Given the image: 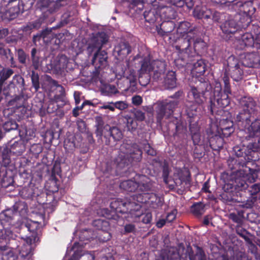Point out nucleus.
Wrapping results in <instances>:
<instances>
[{"label":"nucleus","mask_w":260,"mask_h":260,"mask_svg":"<svg viewBox=\"0 0 260 260\" xmlns=\"http://www.w3.org/2000/svg\"><path fill=\"white\" fill-rule=\"evenodd\" d=\"M141 68L140 69V74H145L147 72L150 73L152 70V62L145 57L140 61Z\"/></svg>","instance_id":"nucleus-53"},{"label":"nucleus","mask_w":260,"mask_h":260,"mask_svg":"<svg viewBox=\"0 0 260 260\" xmlns=\"http://www.w3.org/2000/svg\"><path fill=\"white\" fill-rule=\"evenodd\" d=\"M71 15L69 13H64L61 17L60 22L56 25L55 28H59L68 24L71 20Z\"/></svg>","instance_id":"nucleus-63"},{"label":"nucleus","mask_w":260,"mask_h":260,"mask_svg":"<svg viewBox=\"0 0 260 260\" xmlns=\"http://www.w3.org/2000/svg\"><path fill=\"white\" fill-rule=\"evenodd\" d=\"M13 218V211L11 209H7L0 214V221L1 224L5 226L6 223L10 222Z\"/></svg>","instance_id":"nucleus-50"},{"label":"nucleus","mask_w":260,"mask_h":260,"mask_svg":"<svg viewBox=\"0 0 260 260\" xmlns=\"http://www.w3.org/2000/svg\"><path fill=\"white\" fill-rule=\"evenodd\" d=\"M249 131L252 136L260 134V115L251 123Z\"/></svg>","instance_id":"nucleus-54"},{"label":"nucleus","mask_w":260,"mask_h":260,"mask_svg":"<svg viewBox=\"0 0 260 260\" xmlns=\"http://www.w3.org/2000/svg\"><path fill=\"white\" fill-rule=\"evenodd\" d=\"M252 114V113L242 109V110L237 115L236 120L237 122H245V127H246L249 125L251 122L250 118Z\"/></svg>","instance_id":"nucleus-43"},{"label":"nucleus","mask_w":260,"mask_h":260,"mask_svg":"<svg viewBox=\"0 0 260 260\" xmlns=\"http://www.w3.org/2000/svg\"><path fill=\"white\" fill-rule=\"evenodd\" d=\"M30 152L32 154V156L37 158L39 155L42 152L43 147L40 144H33L30 148Z\"/></svg>","instance_id":"nucleus-64"},{"label":"nucleus","mask_w":260,"mask_h":260,"mask_svg":"<svg viewBox=\"0 0 260 260\" xmlns=\"http://www.w3.org/2000/svg\"><path fill=\"white\" fill-rule=\"evenodd\" d=\"M239 172L240 174H233L231 182L227 183L228 188L230 187L231 189L235 190L242 191L248 188V185L243 174L241 173L242 172Z\"/></svg>","instance_id":"nucleus-16"},{"label":"nucleus","mask_w":260,"mask_h":260,"mask_svg":"<svg viewBox=\"0 0 260 260\" xmlns=\"http://www.w3.org/2000/svg\"><path fill=\"white\" fill-rule=\"evenodd\" d=\"M24 80L20 75H15L8 85L10 89L13 88L15 92L16 89L17 91H22L24 89Z\"/></svg>","instance_id":"nucleus-33"},{"label":"nucleus","mask_w":260,"mask_h":260,"mask_svg":"<svg viewBox=\"0 0 260 260\" xmlns=\"http://www.w3.org/2000/svg\"><path fill=\"white\" fill-rule=\"evenodd\" d=\"M190 136L194 146L198 145L200 148L203 147L204 148V145L203 144V142H204V140L205 138V134L204 135L202 139H201L200 133L192 134Z\"/></svg>","instance_id":"nucleus-60"},{"label":"nucleus","mask_w":260,"mask_h":260,"mask_svg":"<svg viewBox=\"0 0 260 260\" xmlns=\"http://www.w3.org/2000/svg\"><path fill=\"white\" fill-rule=\"evenodd\" d=\"M233 6L240 13L245 14L247 17L252 15L255 11L251 1L244 2L239 1L235 3H233Z\"/></svg>","instance_id":"nucleus-18"},{"label":"nucleus","mask_w":260,"mask_h":260,"mask_svg":"<svg viewBox=\"0 0 260 260\" xmlns=\"http://www.w3.org/2000/svg\"><path fill=\"white\" fill-rule=\"evenodd\" d=\"M110 208L115 213H128L131 216L141 215V207L138 204L128 201L127 199H116L110 203Z\"/></svg>","instance_id":"nucleus-5"},{"label":"nucleus","mask_w":260,"mask_h":260,"mask_svg":"<svg viewBox=\"0 0 260 260\" xmlns=\"http://www.w3.org/2000/svg\"><path fill=\"white\" fill-rule=\"evenodd\" d=\"M123 148L125 149V152L131 165L141 161L143 152L139 145L136 144H124L121 146V150H123Z\"/></svg>","instance_id":"nucleus-13"},{"label":"nucleus","mask_w":260,"mask_h":260,"mask_svg":"<svg viewBox=\"0 0 260 260\" xmlns=\"http://www.w3.org/2000/svg\"><path fill=\"white\" fill-rule=\"evenodd\" d=\"M107 125L104 126V122L102 117L97 116L95 118V134L97 136L102 137L104 132L106 131L105 127Z\"/></svg>","instance_id":"nucleus-49"},{"label":"nucleus","mask_w":260,"mask_h":260,"mask_svg":"<svg viewBox=\"0 0 260 260\" xmlns=\"http://www.w3.org/2000/svg\"><path fill=\"white\" fill-rule=\"evenodd\" d=\"M166 2L164 0H161L157 6L160 21L175 19L178 15L175 9L171 6V3L168 2V5H165L164 2Z\"/></svg>","instance_id":"nucleus-12"},{"label":"nucleus","mask_w":260,"mask_h":260,"mask_svg":"<svg viewBox=\"0 0 260 260\" xmlns=\"http://www.w3.org/2000/svg\"><path fill=\"white\" fill-rule=\"evenodd\" d=\"M114 164L118 168L122 169L125 166L131 165L127 155L125 151H121L119 155L115 158Z\"/></svg>","instance_id":"nucleus-35"},{"label":"nucleus","mask_w":260,"mask_h":260,"mask_svg":"<svg viewBox=\"0 0 260 260\" xmlns=\"http://www.w3.org/2000/svg\"><path fill=\"white\" fill-rule=\"evenodd\" d=\"M69 0H40L42 3V6L50 8L52 12L57 11L61 7L67 4Z\"/></svg>","instance_id":"nucleus-28"},{"label":"nucleus","mask_w":260,"mask_h":260,"mask_svg":"<svg viewBox=\"0 0 260 260\" xmlns=\"http://www.w3.org/2000/svg\"><path fill=\"white\" fill-rule=\"evenodd\" d=\"M176 49L178 51V57L174 60V63L179 69L185 68L187 64L192 63L196 60L195 58L198 57L194 52H192L190 47Z\"/></svg>","instance_id":"nucleus-10"},{"label":"nucleus","mask_w":260,"mask_h":260,"mask_svg":"<svg viewBox=\"0 0 260 260\" xmlns=\"http://www.w3.org/2000/svg\"><path fill=\"white\" fill-rule=\"evenodd\" d=\"M197 56L198 57H196V60L191 63L193 65L192 73L193 75L192 77L203 78L202 76L204 75L206 70V64L204 60L200 58V56Z\"/></svg>","instance_id":"nucleus-24"},{"label":"nucleus","mask_w":260,"mask_h":260,"mask_svg":"<svg viewBox=\"0 0 260 260\" xmlns=\"http://www.w3.org/2000/svg\"><path fill=\"white\" fill-rule=\"evenodd\" d=\"M193 15L199 19H209L211 18L212 11L206 6H197L193 11Z\"/></svg>","instance_id":"nucleus-27"},{"label":"nucleus","mask_w":260,"mask_h":260,"mask_svg":"<svg viewBox=\"0 0 260 260\" xmlns=\"http://www.w3.org/2000/svg\"><path fill=\"white\" fill-rule=\"evenodd\" d=\"M228 70L231 77L238 82L243 78V64L234 55L229 56L227 59Z\"/></svg>","instance_id":"nucleus-9"},{"label":"nucleus","mask_w":260,"mask_h":260,"mask_svg":"<svg viewBox=\"0 0 260 260\" xmlns=\"http://www.w3.org/2000/svg\"><path fill=\"white\" fill-rule=\"evenodd\" d=\"M241 49L245 47H253L254 45V39L251 32H246L242 35L240 40Z\"/></svg>","instance_id":"nucleus-36"},{"label":"nucleus","mask_w":260,"mask_h":260,"mask_svg":"<svg viewBox=\"0 0 260 260\" xmlns=\"http://www.w3.org/2000/svg\"><path fill=\"white\" fill-rule=\"evenodd\" d=\"M26 242V244H23L21 246L20 244H18L17 242L15 246V249H18L22 257L29 258L31 255V245L34 242L31 237H27Z\"/></svg>","instance_id":"nucleus-26"},{"label":"nucleus","mask_w":260,"mask_h":260,"mask_svg":"<svg viewBox=\"0 0 260 260\" xmlns=\"http://www.w3.org/2000/svg\"><path fill=\"white\" fill-rule=\"evenodd\" d=\"M176 75L172 71L168 72L164 79V84L167 89H173L176 86Z\"/></svg>","instance_id":"nucleus-40"},{"label":"nucleus","mask_w":260,"mask_h":260,"mask_svg":"<svg viewBox=\"0 0 260 260\" xmlns=\"http://www.w3.org/2000/svg\"><path fill=\"white\" fill-rule=\"evenodd\" d=\"M176 25L172 20H162L161 23L156 25L157 34L161 37L168 36L174 30Z\"/></svg>","instance_id":"nucleus-20"},{"label":"nucleus","mask_w":260,"mask_h":260,"mask_svg":"<svg viewBox=\"0 0 260 260\" xmlns=\"http://www.w3.org/2000/svg\"><path fill=\"white\" fill-rule=\"evenodd\" d=\"M229 168L232 171L234 174L239 173V172H242L247 167L246 160H243L242 158H231L227 161Z\"/></svg>","instance_id":"nucleus-23"},{"label":"nucleus","mask_w":260,"mask_h":260,"mask_svg":"<svg viewBox=\"0 0 260 260\" xmlns=\"http://www.w3.org/2000/svg\"><path fill=\"white\" fill-rule=\"evenodd\" d=\"M239 103L244 110H247L252 113H254L256 107V103L252 97L243 96L240 99Z\"/></svg>","instance_id":"nucleus-29"},{"label":"nucleus","mask_w":260,"mask_h":260,"mask_svg":"<svg viewBox=\"0 0 260 260\" xmlns=\"http://www.w3.org/2000/svg\"><path fill=\"white\" fill-rule=\"evenodd\" d=\"M31 59L32 65L35 70L39 69L41 65L40 52L36 48H33L31 50Z\"/></svg>","instance_id":"nucleus-48"},{"label":"nucleus","mask_w":260,"mask_h":260,"mask_svg":"<svg viewBox=\"0 0 260 260\" xmlns=\"http://www.w3.org/2000/svg\"><path fill=\"white\" fill-rule=\"evenodd\" d=\"M108 41V37L104 31L98 32L89 39L86 48L87 53L90 56L93 53L101 51L103 46Z\"/></svg>","instance_id":"nucleus-8"},{"label":"nucleus","mask_w":260,"mask_h":260,"mask_svg":"<svg viewBox=\"0 0 260 260\" xmlns=\"http://www.w3.org/2000/svg\"><path fill=\"white\" fill-rule=\"evenodd\" d=\"M14 180L12 177L7 175V172L6 170L5 174L1 175L0 179V185L2 187L7 188L12 184Z\"/></svg>","instance_id":"nucleus-58"},{"label":"nucleus","mask_w":260,"mask_h":260,"mask_svg":"<svg viewBox=\"0 0 260 260\" xmlns=\"http://www.w3.org/2000/svg\"><path fill=\"white\" fill-rule=\"evenodd\" d=\"M173 5L179 8L186 6L188 9H191L194 6L193 0H172Z\"/></svg>","instance_id":"nucleus-56"},{"label":"nucleus","mask_w":260,"mask_h":260,"mask_svg":"<svg viewBox=\"0 0 260 260\" xmlns=\"http://www.w3.org/2000/svg\"><path fill=\"white\" fill-rule=\"evenodd\" d=\"M119 186L120 188L125 191L134 192L137 190V184L136 180H127L122 181Z\"/></svg>","instance_id":"nucleus-47"},{"label":"nucleus","mask_w":260,"mask_h":260,"mask_svg":"<svg viewBox=\"0 0 260 260\" xmlns=\"http://www.w3.org/2000/svg\"><path fill=\"white\" fill-rule=\"evenodd\" d=\"M57 87H59V94H55L53 98L51 99V101L53 103H57L58 102H64V98L65 96V89L64 87L61 85H56Z\"/></svg>","instance_id":"nucleus-57"},{"label":"nucleus","mask_w":260,"mask_h":260,"mask_svg":"<svg viewBox=\"0 0 260 260\" xmlns=\"http://www.w3.org/2000/svg\"><path fill=\"white\" fill-rule=\"evenodd\" d=\"M223 137L219 131L218 125L212 124L206 130L205 138L203 144L204 149L209 150L211 148L214 151H219L223 146Z\"/></svg>","instance_id":"nucleus-4"},{"label":"nucleus","mask_w":260,"mask_h":260,"mask_svg":"<svg viewBox=\"0 0 260 260\" xmlns=\"http://www.w3.org/2000/svg\"><path fill=\"white\" fill-rule=\"evenodd\" d=\"M54 12L50 11V8H48L47 11L44 12L37 20L40 22L41 25L44 23H51L55 20V18L52 15Z\"/></svg>","instance_id":"nucleus-44"},{"label":"nucleus","mask_w":260,"mask_h":260,"mask_svg":"<svg viewBox=\"0 0 260 260\" xmlns=\"http://www.w3.org/2000/svg\"><path fill=\"white\" fill-rule=\"evenodd\" d=\"M189 86L190 89L187 93V96L192 105H186V112L187 116L191 118L196 115L197 105H201L207 100L206 93L210 89L209 82L205 78L198 77H191Z\"/></svg>","instance_id":"nucleus-1"},{"label":"nucleus","mask_w":260,"mask_h":260,"mask_svg":"<svg viewBox=\"0 0 260 260\" xmlns=\"http://www.w3.org/2000/svg\"><path fill=\"white\" fill-rule=\"evenodd\" d=\"M228 93L222 92L221 87L216 86L213 92V98H210V104L208 107L212 115H213L218 108H224L230 103V99Z\"/></svg>","instance_id":"nucleus-6"},{"label":"nucleus","mask_w":260,"mask_h":260,"mask_svg":"<svg viewBox=\"0 0 260 260\" xmlns=\"http://www.w3.org/2000/svg\"><path fill=\"white\" fill-rule=\"evenodd\" d=\"M190 211L194 215L200 217L205 212V205L202 202L194 203L191 206Z\"/></svg>","instance_id":"nucleus-52"},{"label":"nucleus","mask_w":260,"mask_h":260,"mask_svg":"<svg viewBox=\"0 0 260 260\" xmlns=\"http://www.w3.org/2000/svg\"><path fill=\"white\" fill-rule=\"evenodd\" d=\"M247 189H248L250 197L245 201H243V204L239 206L243 208H251L257 201L258 197H260V183H254L251 186L248 185Z\"/></svg>","instance_id":"nucleus-14"},{"label":"nucleus","mask_w":260,"mask_h":260,"mask_svg":"<svg viewBox=\"0 0 260 260\" xmlns=\"http://www.w3.org/2000/svg\"><path fill=\"white\" fill-rule=\"evenodd\" d=\"M92 225L96 230L102 232L103 231L110 230L109 222L102 218L96 219L93 221Z\"/></svg>","instance_id":"nucleus-46"},{"label":"nucleus","mask_w":260,"mask_h":260,"mask_svg":"<svg viewBox=\"0 0 260 260\" xmlns=\"http://www.w3.org/2000/svg\"><path fill=\"white\" fill-rule=\"evenodd\" d=\"M7 5L9 12L12 16H15V15H18L19 13H22V11H21V5L19 0H8Z\"/></svg>","instance_id":"nucleus-38"},{"label":"nucleus","mask_w":260,"mask_h":260,"mask_svg":"<svg viewBox=\"0 0 260 260\" xmlns=\"http://www.w3.org/2000/svg\"><path fill=\"white\" fill-rule=\"evenodd\" d=\"M242 64L249 68H258L260 67V55L257 52H246Z\"/></svg>","instance_id":"nucleus-19"},{"label":"nucleus","mask_w":260,"mask_h":260,"mask_svg":"<svg viewBox=\"0 0 260 260\" xmlns=\"http://www.w3.org/2000/svg\"><path fill=\"white\" fill-rule=\"evenodd\" d=\"M241 173L243 174L247 182H255L258 176L256 170L251 169L248 167H246Z\"/></svg>","instance_id":"nucleus-45"},{"label":"nucleus","mask_w":260,"mask_h":260,"mask_svg":"<svg viewBox=\"0 0 260 260\" xmlns=\"http://www.w3.org/2000/svg\"><path fill=\"white\" fill-rule=\"evenodd\" d=\"M177 33L179 37L175 41L178 43L175 46V48L178 49L190 47L191 40L197 36V28L192 27L191 24L187 21H181L178 23Z\"/></svg>","instance_id":"nucleus-2"},{"label":"nucleus","mask_w":260,"mask_h":260,"mask_svg":"<svg viewBox=\"0 0 260 260\" xmlns=\"http://www.w3.org/2000/svg\"><path fill=\"white\" fill-rule=\"evenodd\" d=\"M182 91L176 92L171 98L176 100L174 101H162L158 104L156 108V122L158 125L162 126V120L165 117L168 119L173 114L175 109L179 104L178 98L181 95Z\"/></svg>","instance_id":"nucleus-3"},{"label":"nucleus","mask_w":260,"mask_h":260,"mask_svg":"<svg viewBox=\"0 0 260 260\" xmlns=\"http://www.w3.org/2000/svg\"><path fill=\"white\" fill-rule=\"evenodd\" d=\"M147 192H142L141 193H136L133 194L128 199V201L135 202L136 204H138L141 207L140 204H146L147 201Z\"/></svg>","instance_id":"nucleus-51"},{"label":"nucleus","mask_w":260,"mask_h":260,"mask_svg":"<svg viewBox=\"0 0 260 260\" xmlns=\"http://www.w3.org/2000/svg\"><path fill=\"white\" fill-rule=\"evenodd\" d=\"M143 15L145 21L150 24H154L155 22L158 23L160 22L157 7L156 8H153L148 11H145Z\"/></svg>","instance_id":"nucleus-30"},{"label":"nucleus","mask_w":260,"mask_h":260,"mask_svg":"<svg viewBox=\"0 0 260 260\" xmlns=\"http://www.w3.org/2000/svg\"><path fill=\"white\" fill-rule=\"evenodd\" d=\"M240 25L234 19H230L225 21L220 25V29L226 38H229L232 35L235 34Z\"/></svg>","instance_id":"nucleus-21"},{"label":"nucleus","mask_w":260,"mask_h":260,"mask_svg":"<svg viewBox=\"0 0 260 260\" xmlns=\"http://www.w3.org/2000/svg\"><path fill=\"white\" fill-rule=\"evenodd\" d=\"M186 126L180 121H177L176 123L175 132L174 134V136L183 137L186 134Z\"/></svg>","instance_id":"nucleus-55"},{"label":"nucleus","mask_w":260,"mask_h":260,"mask_svg":"<svg viewBox=\"0 0 260 260\" xmlns=\"http://www.w3.org/2000/svg\"><path fill=\"white\" fill-rule=\"evenodd\" d=\"M228 184H226L223 187V191L218 196V200L223 203L232 205L234 203H239L243 204V201L241 197H238V195L241 196L239 192H235L233 189H231L230 187L228 188Z\"/></svg>","instance_id":"nucleus-11"},{"label":"nucleus","mask_w":260,"mask_h":260,"mask_svg":"<svg viewBox=\"0 0 260 260\" xmlns=\"http://www.w3.org/2000/svg\"><path fill=\"white\" fill-rule=\"evenodd\" d=\"M14 73V71L10 68L3 69L0 71V102L3 99L2 95V91L3 86L5 82L8 78H9Z\"/></svg>","instance_id":"nucleus-41"},{"label":"nucleus","mask_w":260,"mask_h":260,"mask_svg":"<svg viewBox=\"0 0 260 260\" xmlns=\"http://www.w3.org/2000/svg\"><path fill=\"white\" fill-rule=\"evenodd\" d=\"M119 55L127 56L131 52V46L128 42H121L119 44Z\"/></svg>","instance_id":"nucleus-59"},{"label":"nucleus","mask_w":260,"mask_h":260,"mask_svg":"<svg viewBox=\"0 0 260 260\" xmlns=\"http://www.w3.org/2000/svg\"><path fill=\"white\" fill-rule=\"evenodd\" d=\"M25 227L31 233V235L28 237H31L34 243H35L38 238L37 231L39 227L38 222L31 220L28 221L25 224Z\"/></svg>","instance_id":"nucleus-42"},{"label":"nucleus","mask_w":260,"mask_h":260,"mask_svg":"<svg viewBox=\"0 0 260 260\" xmlns=\"http://www.w3.org/2000/svg\"><path fill=\"white\" fill-rule=\"evenodd\" d=\"M259 147L255 143H250L247 146L236 145L233 147V151L237 158H242L246 162L250 160H255L257 158L255 155L258 151Z\"/></svg>","instance_id":"nucleus-7"},{"label":"nucleus","mask_w":260,"mask_h":260,"mask_svg":"<svg viewBox=\"0 0 260 260\" xmlns=\"http://www.w3.org/2000/svg\"><path fill=\"white\" fill-rule=\"evenodd\" d=\"M105 128H106V131L104 132L103 136L106 139V145H110V138H112L114 142L119 141L122 139L123 134L118 127L116 126L111 127L109 125L107 124Z\"/></svg>","instance_id":"nucleus-17"},{"label":"nucleus","mask_w":260,"mask_h":260,"mask_svg":"<svg viewBox=\"0 0 260 260\" xmlns=\"http://www.w3.org/2000/svg\"><path fill=\"white\" fill-rule=\"evenodd\" d=\"M147 199L146 204H148L150 207L156 209L161 205L160 198L156 193L147 192Z\"/></svg>","instance_id":"nucleus-37"},{"label":"nucleus","mask_w":260,"mask_h":260,"mask_svg":"<svg viewBox=\"0 0 260 260\" xmlns=\"http://www.w3.org/2000/svg\"><path fill=\"white\" fill-rule=\"evenodd\" d=\"M219 131L223 137H228L234 132L233 121L228 119H221L218 126Z\"/></svg>","instance_id":"nucleus-25"},{"label":"nucleus","mask_w":260,"mask_h":260,"mask_svg":"<svg viewBox=\"0 0 260 260\" xmlns=\"http://www.w3.org/2000/svg\"><path fill=\"white\" fill-rule=\"evenodd\" d=\"M193 42L194 52L196 55L200 56L201 54L205 53L207 49L206 43L201 38H197V36L192 39L191 42Z\"/></svg>","instance_id":"nucleus-32"},{"label":"nucleus","mask_w":260,"mask_h":260,"mask_svg":"<svg viewBox=\"0 0 260 260\" xmlns=\"http://www.w3.org/2000/svg\"><path fill=\"white\" fill-rule=\"evenodd\" d=\"M134 179L137 184V190L142 192H153L154 190L152 181L146 175H137Z\"/></svg>","instance_id":"nucleus-15"},{"label":"nucleus","mask_w":260,"mask_h":260,"mask_svg":"<svg viewBox=\"0 0 260 260\" xmlns=\"http://www.w3.org/2000/svg\"><path fill=\"white\" fill-rule=\"evenodd\" d=\"M15 246L10 247L7 245L0 246V254L2 260H16L17 257L13 252Z\"/></svg>","instance_id":"nucleus-31"},{"label":"nucleus","mask_w":260,"mask_h":260,"mask_svg":"<svg viewBox=\"0 0 260 260\" xmlns=\"http://www.w3.org/2000/svg\"><path fill=\"white\" fill-rule=\"evenodd\" d=\"M25 150V146L21 141L15 142L10 148V152L16 156L21 155Z\"/></svg>","instance_id":"nucleus-39"},{"label":"nucleus","mask_w":260,"mask_h":260,"mask_svg":"<svg viewBox=\"0 0 260 260\" xmlns=\"http://www.w3.org/2000/svg\"><path fill=\"white\" fill-rule=\"evenodd\" d=\"M122 121L125 124L124 128L128 131L133 132L135 131L138 126L137 121L135 118L131 115H126L121 118Z\"/></svg>","instance_id":"nucleus-34"},{"label":"nucleus","mask_w":260,"mask_h":260,"mask_svg":"<svg viewBox=\"0 0 260 260\" xmlns=\"http://www.w3.org/2000/svg\"><path fill=\"white\" fill-rule=\"evenodd\" d=\"M16 52L17 53V56L19 62L22 64H25L26 59L28 58V55L25 52L23 49L21 48L16 49Z\"/></svg>","instance_id":"nucleus-62"},{"label":"nucleus","mask_w":260,"mask_h":260,"mask_svg":"<svg viewBox=\"0 0 260 260\" xmlns=\"http://www.w3.org/2000/svg\"><path fill=\"white\" fill-rule=\"evenodd\" d=\"M31 81L32 87L35 88V91H38L40 88L39 76L37 73L34 71L31 72Z\"/></svg>","instance_id":"nucleus-61"},{"label":"nucleus","mask_w":260,"mask_h":260,"mask_svg":"<svg viewBox=\"0 0 260 260\" xmlns=\"http://www.w3.org/2000/svg\"><path fill=\"white\" fill-rule=\"evenodd\" d=\"M107 52L105 50H101L94 53L91 62L96 68H104L107 65Z\"/></svg>","instance_id":"nucleus-22"}]
</instances>
